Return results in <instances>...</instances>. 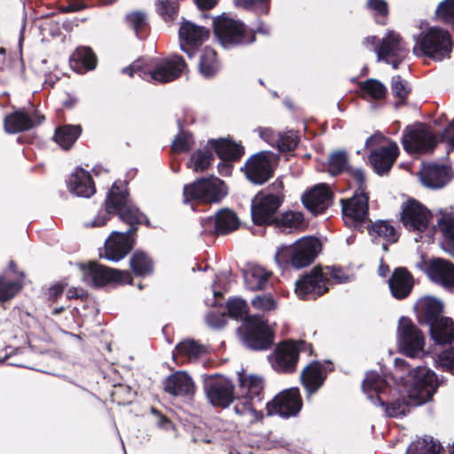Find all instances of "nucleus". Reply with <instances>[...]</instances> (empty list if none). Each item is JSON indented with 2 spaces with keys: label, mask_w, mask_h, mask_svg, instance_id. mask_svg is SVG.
I'll return each instance as SVG.
<instances>
[{
  "label": "nucleus",
  "mask_w": 454,
  "mask_h": 454,
  "mask_svg": "<svg viewBox=\"0 0 454 454\" xmlns=\"http://www.w3.org/2000/svg\"><path fill=\"white\" fill-rule=\"evenodd\" d=\"M105 207V209L100 210L93 220L84 223V225L86 227L103 226L109 220L111 214L117 213L120 219L130 226L124 232L114 231L105 241L104 251L99 253L101 258L117 262L131 251L134 241L130 234L136 231V226L141 223L144 215L129 200L126 189L121 188L116 183L107 193Z\"/></svg>",
  "instance_id": "f257e3e1"
},
{
  "label": "nucleus",
  "mask_w": 454,
  "mask_h": 454,
  "mask_svg": "<svg viewBox=\"0 0 454 454\" xmlns=\"http://www.w3.org/2000/svg\"><path fill=\"white\" fill-rule=\"evenodd\" d=\"M395 365L396 371L402 372L399 376L401 379L405 372H408L410 377L408 396L391 402L384 400L383 396H377L376 406H380L387 416L399 418L405 416L411 406H419L430 401L436 391L439 380L432 370L420 365L411 369L408 363L402 358H395Z\"/></svg>",
  "instance_id": "f03ea898"
},
{
  "label": "nucleus",
  "mask_w": 454,
  "mask_h": 454,
  "mask_svg": "<svg viewBox=\"0 0 454 454\" xmlns=\"http://www.w3.org/2000/svg\"><path fill=\"white\" fill-rule=\"evenodd\" d=\"M231 317L243 320L245 328L244 344L252 350L268 349L274 340L273 331L263 316H247V304L245 300L233 298L227 303Z\"/></svg>",
  "instance_id": "7ed1b4c3"
},
{
  "label": "nucleus",
  "mask_w": 454,
  "mask_h": 454,
  "mask_svg": "<svg viewBox=\"0 0 454 454\" xmlns=\"http://www.w3.org/2000/svg\"><path fill=\"white\" fill-rule=\"evenodd\" d=\"M321 251V242L314 237H303L290 246H281L275 261L280 268L291 265L301 269L310 265Z\"/></svg>",
  "instance_id": "20e7f679"
},
{
  "label": "nucleus",
  "mask_w": 454,
  "mask_h": 454,
  "mask_svg": "<svg viewBox=\"0 0 454 454\" xmlns=\"http://www.w3.org/2000/svg\"><path fill=\"white\" fill-rule=\"evenodd\" d=\"M238 378L239 394L237 395L238 403L234 411L239 415L248 416L251 423L254 422L262 418L257 407L262 402V379L254 375L247 376L244 372H239Z\"/></svg>",
  "instance_id": "39448f33"
},
{
  "label": "nucleus",
  "mask_w": 454,
  "mask_h": 454,
  "mask_svg": "<svg viewBox=\"0 0 454 454\" xmlns=\"http://www.w3.org/2000/svg\"><path fill=\"white\" fill-rule=\"evenodd\" d=\"M452 40L450 33L443 28L432 27L425 32H421L416 38V45L413 52L429 57L435 61H442L450 58L452 51Z\"/></svg>",
  "instance_id": "423d86ee"
},
{
  "label": "nucleus",
  "mask_w": 454,
  "mask_h": 454,
  "mask_svg": "<svg viewBox=\"0 0 454 454\" xmlns=\"http://www.w3.org/2000/svg\"><path fill=\"white\" fill-rule=\"evenodd\" d=\"M214 33L220 44L224 49L247 45L254 42V34H247L244 24L239 21L221 15L213 20Z\"/></svg>",
  "instance_id": "0eeeda50"
},
{
  "label": "nucleus",
  "mask_w": 454,
  "mask_h": 454,
  "mask_svg": "<svg viewBox=\"0 0 454 454\" xmlns=\"http://www.w3.org/2000/svg\"><path fill=\"white\" fill-rule=\"evenodd\" d=\"M224 183L215 176L200 178L184 187V203L190 200L218 202L226 195Z\"/></svg>",
  "instance_id": "6e6552de"
},
{
  "label": "nucleus",
  "mask_w": 454,
  "mask_h": 454,
  "mask_svg": "<svg viewBox=\"0 0 454 454\" xmlns=\"http://www.w3.org/2000/svg\"><path fill=\"white\" fill-rule=\"evenodd\" d=\"M83 283L91 287H101L111 281L129 282L131 275L129 271L114 270L97 262L81 265Z\"/></svg>",
  "instance_id": "1a4fd4ad"
},
{
  "label": "nucleus",
  "mask_w": 454,
  "mask_h": 454,
  "mask_svg": "<svg viewBox=\"0 0 454 454\" xmlns=\"http://www.w3.org/2000/svg\"><path fill=\"white\" fill-rule=\"evenodd\" d=\"M397 340L400 348L409 357H416L424 350V335L409 317H402L399 319Z\"/></svg>",
  "instance_id": "9d476101"
},
{
  "label": "nucleus",
  "mask_w": 454,
  "mask_h": 454,
  "mask_svg": "<svg viewBox=\"0 0 454 454\" xmlns=\"http://www.w3.org/2000/svg\"><path fill=\"white\" fill-rule=\"evenodd\" d=\"M282 203L278 194L261 192L251 203V216L254 224H270L278 220L277 212Z\"/></svg>",
  "instance_id": "9b49d317"
},
{
  "label": "nucleus",
  "mask_w": 454,
  "mask_h": 454,
  "mask_svg": "<svg viewBox=\"0 0 454 454\" xmlns=\"http://www.w3.org/2000/svg\"><path fill=\"white\" fill-rule=\"evenodd\" d=\"M277 161V154L271 152L255 153L246 163L247 179L255 184H264L271 177Z\"/></svg>",
  "instance_id": "f8f14e48"
},
{
  "label": "nucleus",
  "mask_w": 454,
  "mask_h": 454,
  "mask_svg": "<svg viewBox=\"0 0 454 454\" xmlns=\"http://www.w3.org/2000/svg\"><path fill=\"white\" fill-rule=\"evenodd\" d=\"M437 143L436 137L424 125L407 128L402 138L403 146L409 153H432Z\"/></svg>",
  "instance_id": "ddd939ff"
},
{
  "label": "nucleus",
  "mask_w": 454,
  "mask_h": 454,
  "mask_svg": "<svg viewBox=\"0 0 454 454\" xmlns=\"http://www.w3.org/2000/svg\"><path fill=\"white\" fill-rule=\"evenodd\" d=\"M301 406L299 389L292 387L278 393L272 401L267 403V412L269 415H278L282 418L294 417Z\"/></svg>",
  "instance_id": "4468645a"
},
{
  "label": "nucleus",
  "mask_w": 454,
  "mask_h": 454,
  "mask_svg": "<svg viewBox=\"0 0 454 454\" xmlns=\"http://www.w3.org/2000/svg\"><path fill=\"white\" fill-rule=\"evenodd\" d=\"M329 279L320 268H314L309 273L295 282V294L301 299H316L328 291Z\"/></svg>",
  "instance_id": "2eb2a0df"
},
{
  "label": "nucleus",
  "mask_w": 454,
  "mask_h": 454,
  "mask_svg": "<svg viewBox=\"0 0 454 454\" xmlns=\"http://www.w3.org/2000/svg\"><path fill=\"white\" fill-rule=\"evenodd\" d=\"M209 402L215 406L228 407L234 400V387L226 378L209 376L204 381Z\"/></svg>",
  "instance_id": "dca6fc26"
},
{
  "label": "nucleus",
  "mask_w": 454,
  "mask_h": 454,
  "mask_svg": "<svg viewBox=\"0 0 454 454\" xmlns=\"http://www.w3.org/2000/svg\"><path fill=\"white\" fill-rule=\"evenodd\" d=\"M306 346L305 341H284L278 345L271 359L275 371L279 372H292L295 370L299 352Z\"/></svg>",
  "instance_id": "f3484780"
},
{
  "label": "nucleus",
  "mask_w": 454,
  "mask_h": 454,
  "mask_svg": "<svg viewBox=\"0 0 454 454\" xmlns=\"http://www.w3.org/2000/svg\"><path fill=\"white\" fill-rule=\"evenodd\" d=\"M208 35V29L184 20L178 30L181 51L192 59L196 52V48L202 44Z\"/></svg>",
  "instance_id": "a211bd4d"
},
{
  "label": "nucleus",
  "mask_w": 454,
  "mask_h": 454,
  "mask_svg": "<svg viewBox=\"0 0 454 454\" xmlns=\"http://www.w3.org/2000/svg\"><path fill=\"white\" fill-rule=\"evenodd\" d=\"M431 217V212L415 200H410L403 205L401 220L410 231H424Z\"/></svg>",
  "instance_id": "6ab92c4d"
},
{
  "label": "nucleus",
  "mask_w": 454,
  "mask_h": 454,
  "mask_svg": "<svg viewBox=\"0 0 454 454\" xmlns=\"http://www.w3.org/2000/svg\"><path fill=\"white\" fill-rule=\"evenodd\" d=\"M186 64L179 55H173L160 60L153 70L148 71L149 80L156 82H169L177 79L184 72Z\"/></svg>",
  "instance_id": "aec40b11"
},
{
  "label": "nucleus",
  "mask_w": 454,
  "mask_h": 454,
  "mask_svg": "<svg viewBox=\"0 0 454 454\" xmlns=\"http://www.w3.org/2000/svg\"><path fill=\"white\" fill-rule=\"evenodd\" d=\"M209 144L223 160L217 166L219 173L229 176L231 172V165L229 161L236 160L244 154L243 146L228 139L209 140Z\"/></svg>",
  "instance_id": "412c9836"
},
{
  "label": "nucleus",
  "mask_w": 454,
  "mask_h": 454,
  "mask_svg": "<svg viewBox=\"0 0 454 454\" xmlns=\"http://www.w3.org/2000/svg\"><path fill=\"white\" fill-rule=\"evenodd\" d=\"M369 197L365 192H356L352 198L342 203V215L346 224L361 223L368 215Z\"/></svg>",
  "instance_id": "4be33fe9"
},
{
  "label": "nucleus",
  "mask_w": 454,
  "mask_h": 454,
  "mask_svg": "<svg viewBox=\"0 0 454 454\" xmlns=\"http://www.w3.org/2000/svg\"><path fill=\"white\" fill-rule=\"evenodd\" d=\"M451 169L435 163L423 164L419 171V179L423 186L436 190L444 187L451 179Z\"/></svg>",
  "instance_id": "5701e85b"
},
{
  "label": "nucleus",
  "mask_w": 454,
  "mask_h": 454,
  "mask_svg": "<svg viewBox=\"0 0 454 454\" xmlns=\"http://www.w3.org/2000/svg\"><path fill=\"white\" fill-rule=\"evenodd\" d=\"M333 193L325 184H318L302 195V203L317 215L325 212L332 204Z\"/></svg>",
  "instance_id": "b1692460"
},
{
  "label": "nucleus",
  "mask_w": 454,
  "mask_h": 454,
  "mask_svg": "<svg viewBox=\"0 0 454 454\" xmlns=\"http://www.w3.org/2000/svg\"><path fill=\"white\" fill-rule=\"evenodd\" d=\"M43 120V115L37 113L32 115L24 109H19L4 117V128L6 133L16 134L33 129L35 125L41 124Z\"/></svg>",
  "instance_id": "393cba45"
},
{
  "label": "nucleus",
  "mask_w": 454,
  "mask_h": 454,
  "mask_svg": "<svg viewBox=\"0 0 454 454\" xmlns=\"http://www.w3.org/2000/svg\"><path fill=\"white\" fill-rule=\"evenodd\" d=\"M398 153L396 143L391 142L387 146L372 151L369 155V162L375 173L383 176L391 169Z\"/></svg>",
  "instance_id": "a878e982"
},
{
  "label": "nucleus",
  "mask_w": 454,
  "mask_h": 454,
  "mask_svg": "<svg viewBox=\"0 0 454 454\" xmlns=\"http://www.w3.org/2000/svg\"><path fill=\"white\" fill-rule=\"evenodd\" d=\"M379 61L389 62L390 59H404L408 53L402 38L395 32H389L383 37L381 43L375 49Z\"/></svg>",
  "instance_id": "bb28decb"
},
{
  "label": "nucleus",
  "mask_w": 454,
  "mask_h": 454,
  "mask_svg": "<svg viewBox=\"0 0 454 454\" xmlns=\"http://www.w3.org/2000/svg\"><path fill=\"white\" fill-rule=\"evenodd\" d=\"M428 278L446 289L454 288V265L447 260H432L427 269Z\"/></svg>",
  "instance_id": "cd10ccee"
},
{
  "label": "nucleus",
  "mask_w": 454,
  "mask_h": 454,
  "mask_svg": "<svg viewBox=\"0 0 454 454\" xmlns=\"http://www.w3.org/2000/svg\"><path fill=\"white\" fill-rule=\"evenodd\" d=\"M387 283L392 296L397 300H403L411 294L414 279L405 268L399 267L395 269Z\"/></svg>",
  "instance_id": "c85d7f7f"
},
{
  "label": "nucleus",
  "mask_w": 454,
  "mask_h": 454,
  "mask_svg": "<svg viewBox=\"0 0 454 454\" xmlns=\"http://www.w3.org/2000/svg\"><path fill=\"white\" fill-rule=\"evenodd\" d=\"M67 185L68 192L77 197L89 198L96 192L90 174L82 168H77L69 176Z\"/></svg>",
  "instance_id": "c756f323"
},
{
  "label": "nucleus",
  "mask_w": 454,
  "mask_h": 454,
  "mask_svg": "<svg viewBox=\"0 0 454 454\" xmlns=\"http://www.w3.org/2000/svg\"><path fill=\"white\" fill-rule=\"evenodd\" d=\"M164 390L174 396H190L194 394L195 387L192 377L181 371L165 380Z\"/></svg>",
  "instance_id": "7c9ffc66"
},
{
  "label": "nucleus",
  "mask_w": 454,
  "mask_h": 454,
  "mask_svg": "<svg viewBox=\"0 0 454 454\" xmlns=\"http://www.w3.org/2000/svg\"><path fill=\"white\" fill-rule=\"evenodd\" d=\"M326 372L319 362L309 364L302 371L301 380L309 395L316 393L324 384Z\"/></svg>",
  "instance_id": "2f4dec72"
},
{
  "label": "nucleus",
  "mask_w": 454,
  "mask_h": 454,
  "mask_svg": "<svg viewBox=\"0 0 454 454\" xmlns=\"http://www.w3.org/2000/svg\"><path fill=\"white\" fill-rule=\"evenodd\" d=\"M418 317L427 325L434 324L441 317L443 311V303L434 297H424L418 301L415 305Z\"/></svg>",
  "instance_id": "473e14b6"
},
{
  "label": "nucleus",
  "mask_w": 454,
  "mask_h": 454,
  "mask_svg": "<svg viewBox=\"0 0 454 454\" xmlns=\"http://www.w3.org/2000/svg\"><path fill=\"white\" fill-rule=\"evenodd\" d=\"M428 326L431 338L436 344H450L454 340V322L451 318L441 317Z\"/></svg>",
  "instance_id": "72a5a7b5"
},
{
  "label": "nucleus",
  "mask_w": 454,
  "mask_h": 454,
  "mask_svg": "<svg viewBox=\"0 0 454 454\" xmlns=\"http://www.w3.org/2000/svg\"><path fill=\"white\" fill-rule=\"evenodd\" d=\"M387 383L381 374L376 372H368L363 380L362 388L372 403L377 405L376 397L383 396Z\"/></svg>",
  "instance_id": "f704fd0d"
},
{
  "label": "nucleus",
  "mask_w": 454,
  "mask_h": 454,
  "mask_svg": "<svg viewBox=\"0 0 454 454\" xmlns=\"http://www.w3.org/2000/svg\"><path fill=\"white\" fill-rule=\"evenodd\" d=\"M23 272L19 275L11 276L9 273H4L0 276V301H5L12 299L23 286Z\"/></svg>",
  "instance_id": "c9c22d12"
},
{
  "label": "nucleus",
  "mask_w": 454,
  "mask_h": 454,
  "mask_svg": "<svg viewBox=\"0 0 454 454\" xmlns=\"http://www.w3.org/2000/svg\"><path fill=\"white\" fill-rule=\"evenodd\" d=\"M247 288L255 291L265 287L270 273L260 266H249L243 274Z\"/></svg>",
  "instance_id": "e433bc0d"
},
{
  "label": "nucleus",
  "mask_w": 454,
  "mask_h": 454,
  "mask_svg": "<svg viewBox=\"0 0 454 454\" xmlns=\"http://www.w3.org/2000/svg\"><path fill=\"white\" fill-rule=\"evenodd\" d=\"M369 233L372 239L382 240L388 243H395L398 239L395 227L388 222L379 220L369 228Z\"/></svg>",
  "instance_id": "4c0bfd02"
},
{
  "label": "nucleus",
  "mask_w": 454,
  "mask_h": 454,
  "mask_svg": "<svg viewBox=\"0 0 454 454\" xmlns=\"http://www.w3.org/2000/svg\"><path fill=\"white\" fill-rule=\"evenodd\" d=\"M82 132L80 125H64L56 129L54 134V140L63 149H69L74 143L77 140Z\"/></svg>",
  "instance_id": "58836bf2"
},
{
  "label": "nucleus",
  "mask_w": 454,
  "mask_h": 454,
  "mask_svg": "<svg viewBox=\"0 0 454 454\" xmlns=\"http://www.w3.org/2000/svg\"><path fill=\"white\" fill-rule=\"evenodd\" d=\"M442 446L431 436H425L412 442L407 448L406 454H439Z\"/></svg>",
  "instance_id": "ea45409f"
},
{
  "label": "nucleus",
  "mask_w": 454,
  "mask_h": 454,
  "mask_svg": "<svg viewBox=\"0 0 454 454\" xmlns=\"http://www.w3.org/2000/svg\"><path fill=\"white\" fill-rule=\"evenodd\" d=\"M213 151L214 149H212L208 142L205 148L198 150L192 154L190 160L187 162V167L194 171L205 170L213 160Z\"/></svg>",
  "instance_id": "a19ab883"
},
{
  "label": "nucleus",
  "mask_w": 454,
  "mask_h": 454,
  "mask_svg": "<svg viewBox=\"0 0 454 454\" xmlns=\"http://www.w3.org/2000/svg\"><path fill=\"white\" fill-rule=\"evenodd\" d=\"M199 67L201 74L206 78H210L216 74L219 65L216 59V53L213 49L206 47L203 50Z\"/></svg>",
  "instance_id": "79ce46f5"
},
{
  "label": "nucleus",
  "mask_w": 454,
  "mask_h": 454,
  "mask_svg": "<svg viewBox=\"0 0 454 454\" xmlns=\"http://www.w3.org/2000/svg\"><path fill=\"white\" fill-rule=\"evenodd\" d=\"M239 220L234 212L229 209H222L216 213V233L225 234L236 230Z\"/></svg>",
  "instance_id": "37998d69"
},
{
  "label": "nucleus",
  "mask_w": 454,
  "mask_h": 454,
  "mask_svg": "<svg viewBox=\"0 0 454 454\" xmlns=\"http://www.w3.org/2000/svg\"><path fill=\"white\" fill-rule=\"evenodd\" d=\"M129 263L136 276L144 277L153 272V261L143 252H135L130 258Z\"/></svg>",
  "instance_id": "c03bdc74"
},
{
  "label": "nucleus",
  "mask_w": 454,
  "mask_h": 454,
  "mask_svg": "<svg viewBox=\"0 0 454 454\" xmlns=\"http://www.w3.org/2000/svg\"><path fill=\"white\" fill-rule=\"evenodd\" d=\"M72 59L77 63H81L86 70H93L97 67L98 59L90 47H78L72 55Z\"/></svg>",
  "instance_id": "a18cd8bd"
},
{
  "label": "nucleus",
  "mask_w": 454,
  "mask_h": 454,
  "mask_svg": "<svg viewBox=\"0 0 454 454\" xmlns=\"http://www.w3.org/2000/svg\"><path fill=\"white\" fill-rule=\"evenodd\" d=\"M348 158L346 151L340 150L331 153L328 160V168L332 176L339 175L348 169Z\"/></svg>",
  "instance_id": "49530a36"
},
{
  "label": "nucleus",
  "mask_w": 454,
  "mask_h": 454,
  "mask_svg": "<svg viewBox=\"0 0 454 454\" xmlns=\"http://www.w3.org/2000/svg\"><path fill=\"white\" fill-rule=\"evenodd\" d=\"M203 351L204 348L202 346L194 340H187L176 345L173 357L176 359L178 356H184L190 359H196Z\"/></svg>",
  "instance_id": "de8ad7c7"
},
{
  "label": "nucleus",
  "mask_w": 454,
  "mask_h": 454,
  "mask_svg": "<svg viewBox=\"0 0 454 454\" xmlns=\"http://www.w3.org/2000/svg\"><path fill=\"white\" fill-rule=\"evenodd\" d=\"M125 20L127 25L135 31L138 37H140V34L144 32L147 27L146 14L141 11H134L127 13Z\"/></svg>",
  "instance_id": "09e8293b"
},
{
  "label": "nucleus",
  "mask_w": 454,
  "mask_h": 454,
  "mask_svg": "<svg viewBox=\"0 0 454 454\" xmlns=\"http://www.w3.org/2000/svg\"><path fill=\"white\" fill-rule=\"evenodd\" d=\"M360 89L374 99H382L387 94L386 86L376 79H368L362 82Z\"/></svg>",
  "instance_id": "8fccbe9b"
},
{
  "label": "nucleus",
  "mask_w": 454,
  "mask_h": 454,
  "mask_svg": "<svg viewBox=\"0 0 454 454\" xmlns=\"http://www.w3.org/2000/svg\"><path fill=\"white\" fill-rule=\"evenodd\" d=\"M298 144V136L293 131L289 130L284 133H280L279 139L276 144V147L279 152H290L294 150Z\"/></svg>",
  "instance_id": "3c124183"
},
{
  "label": "nucleus",
  "mask_w": 454,
  "mask_h": 454,
  "mask_svg": "<svg viewBox=\"0 0 454 454\" xmlns=\"http://www.w3.org/2000/svg\"><path fill=\"white\" fill-rule=\"evenodd\" d=\"M178 11V3L176 0H159L157 4V12L165 20H173Z\"/></svg>",
  "instance_id": "603ef678"
},
{
  "label": "nucleus",
  "mask_w": 454,
  "mask_h": 454,
  "mask_svg": "<svg viewBox=\"0 0 454 454\" xmlns=\"http://www.w3.org/2000/svg\"><path fill=\"white\" fill-rule=\"evenodd\" d=\"M435 13L444 23L454 25V0L442 1L436 8Z\"/></svg>",
  "instance_id": "864d4df0"
},
{
  "label": "nucleus",
  "mask_w": 454,
  "mask_h": 454,
  "mask_svg": "<svg viewBox=\"0 0 454 454\" xmlns=\"http://www.w3.org/2000/svg\"><path fill=\"white\" fill-rule=\"evenodd\" d=\"M303 222V215L300 212H286L283 214L280 219L278 218L276 223L283 227L299 228Z\"/></svg>",
  "instance_id": "5fc2aeb1"
},
{
  "label": "nucleus",
  "mask_w": 454,
  "mask_h": 454,
  "mask_svg": "<svg viewBox=\"0 0 454 454\" xmlns=\"http://www.w3.org/2000/svg\"><path fill=\"white\" fill-rule=\"evenodd\" d=\"M438 225L445 239L454 245V217L443 215L438 220Z\"/></svg>",
  "instance_id": "6e6d98bb"
},
{
  "label": "nucleus",
  "mask_w": 454,
  "mask_h": 454,
  "mask_svg": "<svg viewBox=\"0 0 454 454\" xmlns=\"http://www.w3.org/2000/svg\"><path fill=\"white\" fill-rule=\"evenodd\" d=\"M192 144V134L181 131L173 141L172 149L176 153L185 152L191 149Z\"/></svg>",
  "instance_id": "4d7b16f0"
},
{
  "label": "nucleus",
  "mask_w": 454,
  "mask_h": 454,
  "mask_svg": "<svg viewBox=\"0 0 454 454\" xmlns=\"http://www.w3.org/2000/svg\"><path fill=\"white\" fill-rule=\"evenodd\" d=\"M252 306L262 312L270 311L277 308L276 301L270 295H256L251 301Z\"/></svg>",
  "instance_id": "13d9d810"
},
{
  "label": "nucleus",
  "mask_w": 454,
  "mask_h": 454,
  "mask_svg": "<svg viewBox=\"0 0 454 454\" xmlns=\"http://www.w3.org/2000/svg\"><path fill=\"white\" fill-rule=\"evenodd\" d=\"M238 6L245 9L254 8L262 13H268L270 9V0H235Z\"/></svg>",
  "instance_id": "bf43d9fd"
},
{
  "label": "nucleus",
  "mask_w": 454,
  "mask_h": 454,
  "mask_svg": "<svg viewBox=\"0 0 454 454\" xmlns=\"http://www.w3.org/2000/svg\"><path fill=\"white\" fill-rule=\"evenodd\" d=\"M391 90L395 97L402 99L405 98L411 90L407 82L400 75L392 77Z\"/></svg>",
  "instance_id": "052dcab7"
},
{
  "label": "nucleus",
  "mask_w": 454,
  "mask_h": 454,
  "mask_svg": "<svg viewBox=\"0 0 454 454\" xmlns=\"http://www.w3.org/2000/svg\"><path fill=\"white\" fill-rule=\"evenodd\" d=\"M437 364L442 370L454 373V348L440 353Z\"/></svg>",
  "instance_id": "680f3d73"
},
{
  "label": "nucleus",
  "mask_w": 454,
  "mask_h": 454,
  "mask_svg": "<svg viewBox=\"0 0 454 454\" xmlns=\"http://www.w3.org/2000/svg\"><path fill=\"white\" fill-rule=\"evenodd\" d=\"M121 73L128 74L130 77H133L135 74H138L142 79L149 81L148 71L142 68L140 61H135L130 66L123 67L121 69Z\"/></svg>",
  "instance_id": "e2e57ef3"
},
{
  "label": "nucleus",
  "mask_w": 454,
  "mask_h": 454,
  "mask_svg": "<svg viewBox=\"0 0 454 454\" xmlns=\"http://www.w3.org/2000/svg\"><path fill=\"white\" fill-rule=\"evenodd\" d=\"M259 136L262 139H263L266 143H268L270 145L275 147L276 144L278 142V139H279L280 132L276 133L272 129L270 128H259L257 129Z\"/></svg>",
  "instance_id": "0e129e2a"
},
{
  "label": "nucleus",
  "mask_w": 454,
  "mask_h": 454,
  "mask_svg": "<svg viewBox=\"0 0 454 454\" xmlns=\"http://www.w3.org/2000/svg\"><path fill=\"white\" fill-rule=\"evenodd\" d=\"M207 325L213 329H222L225 326L226 320L223 313H208L206 316Z\"/></svg>",
  "instance_id": "69168bd1"
},
{
  "label": "nucleus",
  "mask_w": 454,
  "mask_h": 454,
  "mask_svg": "<svg viewBox=\"0 0 454 454\" xmlns=\"http://www.w3.org/2000/svg\"><path fill=\"white\" fill-rule=\"evenodd\" d=\"M350 175L353 176L358 186L356 192H365V176L362 168H356L349 170Z\"/></svg>",
  "instance_id": "338daca9"
},
{
  "label": "nucleus",
  "mask_w": 454,
  "mask_h": 454,
  "mask_svg": "<svg viewBox=\"0 0 454 454\" xmlns=\"http://www.w3.org/2000/svg\"><path fill=\"white\" fill-rule=\"evenodd\" d=\"M442 140H446L449 150H454V120L449 124L442 133Z\"/></svg>",
  "instance_id": "774afa93"
}]
</instances>
